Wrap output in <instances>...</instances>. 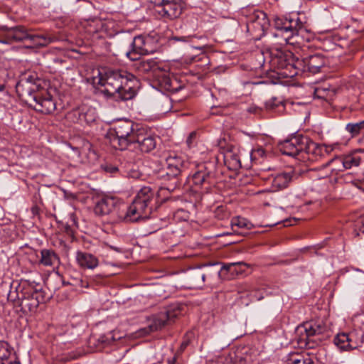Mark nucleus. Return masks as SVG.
Segmentation results:
<instances>
[{
	"label": "nucleus",
	"instance_id": "obj_46",
	"mask_svg": "<svg viewBox=\"0 0 364 364\" xmlns=\"http://www.w3.org/2000/svg\"><path fill=\"white\" fill-rule=\"evenodd\" d=\"M1 364H21L18 358H13L12 361L1 363Z\"/></svg>",
	"mask_w": 364,
	"mask_h": 364
},
{
	"label": "nucleus",
	"instance_id": "obj_37",
	"mask_svg": "<svg viewBox=\"0 0 364 364\" xmlns=\"http://www.w3.org/2000/svg\"><path fill=\"white\" fill-rule=\"evenodd\" d=\"M231 225L232 228L237 227L240 229L250 230L252 225L246 218L242 217H235L231 220Z\"/></svg>",
	"mask_w": 364,
	"mask_h": 364
},
{
	"label": "nucleus",
	"instance_id": "obj_35",
	"mask_svg": "<svg viewBox=\"0 0 364 364\" xmlns=\"http://www.w3.org/2000/svg\"><path fill=\"white\" fill-rule=\"evenodd\" d=\"M224 161L228 167L231 170H237L241 168L240 156L232 152H228L224 156Z\"/></svg>",
	"mask_w": 364,
	"mask_h": 364
},
{
	"label": "nucleus",
	"instance_id": "obj_41",
	"mask_svg": "<svg viewBox=\"0 0 364 364\" xmlns=\"http://www.w3.org/2000/svg\"><path fill=\"white\" fill-rule=\"evenodd\" d=\"M191 38V36H174L168 40V43L170 45H173L177 42L188 43L190 42Z\"/></svg>",
	"mask_w": 364,
	"mask_h": 364
},
{
	"label": "nucleus",
	"instance_id": "obj_17",
	"mask_svg": "<svg viewBox=\"0 0 364 364\" xmlns=\"http://www.w3.org/2000/svg\"><path fill=\"white\" fill-rule=\"evenodd\" d=\"M299 58H296L294 54L289 50H277L276 53L272 59V63L278 68H287L289 67L296 69V62Z\"/></svg>",
	"mask_w": 364,
	"mask_h": 364
},
{
	"label": "nucleus",
	"instance_id": "obj_4",
	"mask_svg": "<svg viewBox=\"0 0 364 364\" xmlns=\"http://www.w3.org/2000/svg\"><path fill=\"white\" fill-rule=\"evenodd\" d=\"M140 127L139 124H135L130 120L117 122L113 128L114 136H112L110 138L111 145L115 149H127L132 144Z\"/></svg>",
	"mask_w": 364,
	"mask_h": 364
},
{
	"label": "nucleus",
	"instance_id": "obj_13",
	"mask_svg": "<svg viewBox=\"0 0 364 364\" xmlns=\"http://www.w3.org/2000/svg\"><path fill=\"white\" fill-rule=\"evenodd\" d=\"M65 119L71 123L90 124L96 119V111L92 107L83 105L69 111L65 115Z\"/></svg>",
	"mask_w": 364,
	"mask_h": 364
},
{
	"label": "nucleus",
	"instance_id": "obj_18",
	"mask_svg": "<svg viewBox=\"0 0 364 364\" xmlns=\"http://www.w3.org/2000/svg\"><path fill=\"white\" fill-rule=\"evenodd\" d=\"M269 22L266 14L264 12H257L254 14L247 23V31L255 33L257 36H262L268 26Z\"/></svg>",
	"mask_w": 364,
	"mask_h": 364
},
{
	"label": "nucleus",
	"instance_id": "obj_34",
	"mask_svg": "<svg viewBox=\"0 0 364 364\" xmlns=\"http://www.w3.org/2000/svg\"><path fill=\"white\" fill-rule=\"evenodd\" d=\"M333 175H338L346 170L342 156H336L330 160L326 165Z\"/></svg>",
	"mask_w": 364,
	"mask_h": 364
},
{
	"label": "nucleus",
	"instance_id": "obj_48",
	"mask_svg": "<svg viewBox=\"0 0 364 364\" xmlns=\"http://www.w3.org/2000/svg\"><path fill=\"white\" fill-rule=\"evenodd\" d=\"M164 101H165L166 102H167L168 104H170V100H169V98H168L167 97H164Z\"/></svg>",
	"mask_w": 364,
	"mask_h": 364
},
{
	"label": "nucleus",
	"instance_id": "obj_23",
	"mask_svg": "<svg viewBox=\"0 0 364 364\" xmlns=\"http://www.w3.org/2000/svg\"><path fill=\"white\" fill-rule=\"evenodd\" d=\"M250 265L244 262L224 264L222 267L223 279H232L236 276L242 275Z\"/></svg>",
	"mask_w": 364,
	"mask_h": 364
},
{
	"label": "nucleus",
	"instance_id": "obj_21",
	"mask_svg": "<svg viewBox=\"0 0 364 364\" xmlns=\"http://www.w3.org/2000/svg\"><path fill=\"white\" fill-rule=\"evenodd\" d=\"M131 46L132 50L127 52V56L132 60H137L139 58L138 55H146L149 53L146 38L142 36L134 37Z\"/></svg>",
	"mask_w": 364,
	"mask_h": 364
},
{
	"label": "nucleus",
	"instance_id": "obj_43",
	"mask_svg": "<svg viewBox=\"0 0 364 364\" xmlns=\"http://www.w3.org/2000/svg\"><path fill=\"white\" fill-rule=\"evenodd\" d=\"M304 358L302 355L299 354H293L289 359L287 364H301V360Z\"/></svg>",
	"mask_w": 364,
	"mask_h": 364
},
{
	"label": "nucleus",
	"instance_id": "obj_28",
	"mask_svg": "<svg viewBox=\"0 0 364 364\" xmlns=\"http://www.w3.org/2000/svg\"><path fill=\"white\" fill-rule=\"evenodd\" d=\"M186 279L188 287L199 289L204 286L201 267L189 269L186 274Z\"/></svg>",
	"mask_w": 364,
	"mask_h": 364
},
{
	"label": "nucleus",
	"instance_id": "obj_20",
	"mask_svg": "<svg viewBox=\"0 0 364 364\" xmlns=\"http://www.w3.org/2000/svg\"><path fill=\"white\" fill-rule=\"evenodd\" d=\"M178 314V311L171 310L160 312L153 317L151 322L149 324V331L153 332L161 330L176 318Z\"/></svg>",
	"mask_w": 364,
	"mask_h": 364
},
{
	"label": "nucleus",
	"instance_id": "obj_5",
	"mask_svg": "<svg viewBox=\"0 0 364 364\" xmlns=\"http://www.w3.org/2000/svg\"><path fill=\"white\" fill-rule=\"evenodd\" d=\"M185 161L176 154H171L166 159V168L159 172L158 177L164 181H171L168 191H173L179 185V177L183 172Z\"/></svg>",
	"mask_w": 364,
	"mask_h": 364
},
{
	"label": "nucleus",
	"instance_id": "obj_14",
	"mask_svg": "<svg viewBox=\"0 0 364 364\" xmlns=\"http://www.w3.org/2000/svg\"><path fill=\"white\" fill-rule=\"evenodd\" d=\"M307 137L302 135H297L286 139L279 144L280 151L287 156H302Z\"/></svg>",
	"mask_w": 364,
	"mask_h": 364
},
{
	"label": "nucleus",
	"instance_id": "obj_25",
	"mask_svg": "<svg viewBox=\"0 0 364 364\" xmlns=\"http://www.w3.org/2000/svg\"><path fill=\"white\" fill-rule=\"evenodd\" d=\"M294 176L295 173L291 170L277 173L272 179V188L274 191H277L287 188Z\"/></svg>",
	"mask_w": 364,
	"mask_h": 364
},
{
	"label": "nucleus",
	"instance_id": "obj_24",
	"mask_svg": "<svg viewBox=\"0 0 364 364\" xmlns=\"http://www.w3.org/2000/svg\"><path fill=\"white\" fill-rule=\"evenodd\" d=\"M204 284L211 285L219 278L223 279L222 267L219 264H210L201 267Z\"/></svg>",
	"mask_w": 364,
	"mask_h": 364
},
{
	"label": "nucleus",
	"instance_id": "obj_32",
	"mask_svg": "<svg viewBox=\"0 0 364 364\" xmlns=\"http://www.w3.org/2000/svg\"><path fill=\"white\" fill-rule=\"evenodd\" d=\"M18 358L13 352L9 344L4 341H0V360L1 363L12 361L13 358Z\"/></svg>",
	"mask_w": 364,
	"mask_h": 364
},
{
	"label": "nucleus",
	"instance_id": "obj_31",
	"mask_svg": "<svg viewBox=\"0 0 364 364\" xmlns=\"http://www.w3.org/2000/svg\"><path fill=\"white\" fill-rule=\"evenodd\" d=\"M59 257L52 250L43 249L41 250L40 264L46 267H51L59 263Z\"/></svg>",
	"mask_w": 364,
	"mask_h": 364
},
{
	"label": "nucleus",
	"instance_id": "obj_42",
	"mask_svg": "<svg viewBox=\"0 0 364 364\" xmlns=\"http://www.w3.org/2000/svg\"><path fill=\"white\" fill-rule=\"evenodd\" d=\"M64 284H65L66 283L64 282ZM68 284H71L73 286H75L76 287H88V282L87 281H84L81 279H73V282H68L67 283Z\"/></svg>",
	"mask_w": 364,
	"mask_h": 364
},
{
	"label": "nucleus",
	"instance_id": "obj_9",
	"mask_svg": "<svg viewBox=\"0 0 364 364\" xmlns=\"http://www.w3.org/2000/svg\"><path fill=\"white\" fill-rule=\"evenodd\" d=\"M364 342L360 331H353L349 333H339L333 338V343L341 351H350L360 348Z\"/></svg>",
	"mask_w": 364,
	"mask_h": 364
},
{
	"label": "nucleus",
	"instance_id": "obj_39",
	"mask_svg": "<svg viewBox=\"0 0 364 364\" xmlns=\"http://www.w3.org/2000/svg\"><path fill=\"white\" fill-rule=\"evenodd\" d=\"M264 155V150L262 147H259L252 150L250 152V159L252 162L255 164H260L262 163L260 160L263 159Z\"/></svg>",
	"mask_w": 364,
	"mask_h": 364
},
{
	"label": "nucleus",
	"instance_id": "obj_33",
	"mask_svg": "<svg viewBox=\"0 0 364 364\" xmlns=\"http://www.w3.org/2000/svg\"><path fill=\"white\" fill-rule=\"evenodd\" d=\"M311 177L313 178V182L315 186H318L319 185V182H321L322 187L319 189V191L326 190L328 187V184L331 183L333 181L331 177L328 176L327 174L322 175L316 171L312 172ZM336 178H333L334 181H336Z\"/></svg>",
	"mask_w": 364,
	"mask_h": 364
},
{
	"label": "nucleus",
	"instance_id": "obj_16",
	"mask_svg": "<svg viewBox=\"0 0 364 364\" xmlns=\"http://www.w3.org/2000/svg\"><path fill=\"white\" fill-rule=\"evenodd\" d=\"M132 144L134 145V148L139 149L141 151L149 153L156 146V136L141 127Z\"/></svg>",
	"mask_w": 364,
	"mask_h": 364
},
{
	"label": "nucleus",
	"instance_id": "obj_3",
	"mask_svg": "<svg viewBox=\"0 0 364 364\" xmlns=\"http://www.w3.org/2000/svg\"><path fill=\"white\" fill-rule=\"evenodd\" d=\"M35 75H26L16 86L19 97L36 111L48 114L56 108V104L48 90Z\"/></svg>",
	"mask_w": 364,
	"mask_h": 364
},
{
	"label": "nucleus",
	"instance_id": "obj_45",
	"mask_svg": "<svg viewBox=\"0 0 364 364\" xmlns=\"http://www.w3.org/2000/svg\"><path fill=\"white\" fill-rule=\"evenodd\" d=\"M223 211H224V208L223 206L218 207L215 212V216L218 219H223L225 216V214L223 213Z\"/></svg>",
	"mask_w": 364,
	"mask_h": 364
},
{
	"label": "nucleus",
	"instance_id": "obj_2",
	"mask_svg": "<svg viewBox=\"0 0 364 364\" xmlns=\"http://www.w3.org/2000/svg\"><path fill=\"white\" fill-rule=\"evenodd\" d=\"M97 84L105 96L127 101L136 95L139 81L127 70L106 69L99 72Z\"/></svg>",
	"mask_w": 364,
	"mask_h": 364
},
{
	"label": "nucleus",
	"instance_id": "obj_22",
	"mask_svg": "<svg viewBox=\"0 0 364 364\" xmlns=\"http://www.w3.org/2000/svg\"><path fill=\"white\" fill-rule=\"evenodd\" d=\"M326 151V149L312 141L307 137L306 144L302 153L301 159L311 161H318Z\"/></svg>",
	"mask_w": 364,
	"mask_h": 364
},
{
	"label": "nucleus",
	"instance_id": "obj_15",
	"mask_svg": "<svg viewBox=\"0 0 364 364\" xmlns=\"http://www.w3.org/2000/svg\"><path fill=\"white\" fill-rule=\"evenodd\" d=\"M295 64L296 70L317 73L320 72L321 68L326 64V59L322 55L316 53L301 59L299 58V60Z\"/></svg>",
	"mask_w": 364,
	"mask_h": 364
},
{
	"label": "nucleus",
	"instance_id": "obj_30",
	"mask_svg": "<svg viewBox=\"0 0 364 364\" xmlns=\"http://www.w3.org/2000/svg\"><path fill=\"white\" fill-rule=\"evenodd\" d=\"M136 68L139 72L144 73L152 72L154 76L160 70L158 63L153 58L140 60L136 64Z\"/></svg>",
	"mask_w": 364,
	"mask_h": 364
},
{
	"label": "nucleus",
	"instance_id": "obj_19",
	"mask_svg": "<svg viewBox=\"0 0 364 364\" xmlns=\"http://www.w3.org/2000/svg\"><path fill=\"white\" fill-rule=\"evenodd\" d=\"M31 291V295L26 297L19 309L23 314L36 312L39 304L44 301L43 292L34 289L33 287Z\"/></svg>",
	"mask_w": 364,
	"mask_h": 364
},
{
	"label": "nucleus",
	"instance_id": "obj_11",
	"mask_svg": "<svg viewBox=\"0 0 364 364\" xmlns=\"http://www.w3.org/2000/svg\"><path fill=\"white\" fill-rule=\"evenodd\" d=\"M274 26L277 30L282 31L284 35L286 43H291L289 42L290 38L299 33L303 25L298 17H277L274 21Z\"/></svg>",
	"mask_w": 364,
	"mask_h": 364
},
{
	"label": "nucleus",
	"instance_id": "obj_29",
	"mask_svg": "<svg viewBox=\"0 0 364 364\" xmlns=\"http://www.w3.org/2000/svg\"><path fill=\"white\" fill-rule=\"evenodd\" d=\"M75 258L78 265L85 269H93L99 264L98 259L95 256L86 252L77 251Z\"/></svg>",
	"mask_w": 364,
	"mask_h": 364
},
{
	"label": "nucleus",
	"instance_id": "obj_10",
	"mask_svg": "<svg viewBox=\"0 0 364 364\" xmlns=\"http://www.w3.org/2000/svg\"><path fill=\"white\" fill-rule=\"evenodd\" d=\"M191 178L193 186L196 188L201 189L203 192H208L215 183L213 168L206 164L198 166Z\"/></svg>",
	"mask_w": 364,
	"mask_h": 364
},
{
	"label": "nucleus",
	"instance_id": "obj_49",
	"mask_svg": "<svg viewBox=\"0 0 364 364\" xmlns=\"http://www.w3.org/2000/svg\"><path fill=\"white\" fill-rule=\"evenodd\" d=\"M263 298H264V296H257V299L258 301H259V300L262 299Z\"/></svg>",
	"mask_w": 364,
	"mask_h": 364
},
{
	"label": "nucleus",
	"instance_id": "obj_7",
	"mask_svg": "<svg viewBox=\"0 0 364 364\" xmlns=\"http://www.w3.org/2000/svg\"><path fill=\"white\" fill-rule=\"evenodd\" d=\"M151 2L158 17L164 21L176 19L182 14L183 6L180 0H151Z\"/></svg>",
	"mask_w": 364,
	"mask_h": 364
},
{
	"label": "nucleus",
	"instance_id": "obj_36",
	"mask_svg": "<svg viewBox=\"0 0 364 364\" xmlns=\"http://www.w3.org/2000/svg\"><path fill=\"white\" fill-rule=\"evenodd\" d=\"M120 338V336L116 338L114 331H110L106 334H103L99 336V338L97 339L98 343L97 346L100 348H104L106 346L111 344L114 341Z\"/></svg>",
	"mask_w": 364,
	"mask_h": 364
},
{
	"label": "nucleus",
	"instance_id": "obj_51",
	"mask_svg": "<svg viewBox=\"0 0 364 364\" xmlns=\"http://www.w3.org/2000/svg\"><path fill=\"white\" fill-rule=\"evenodd\" d=\"M249 112H253L251 108L249 109Z\"/></svg>",
	"mask_w": 364,
	"mask_h": 364
},
{
	"label": "nucleus",
	"instance_id": "obj_6",
	"mask_svg": "<svg viewBox=\"0 0 364 364\" xmlns=\"http://www.w3.org/2000/svg\"><path fill=\"white\" fill-rule=\"evenodd\" d=\"M29 41L31 46L43 47L50 43V39L43 35H34L28 33L23 26H16L7 28L5 33V38L0 40L3 43H11Z\"/></svg>",
	"mask_w": 364,
	"mask_h": 364
},
{
	"label": "nucleus",
	"instance_id": "obj_50",
	"mask_svg": "<svg viewBox=\"0 0 364 364\" xmlns=\"http://www.w3.org/2000/svg\"><path fill=\"white\" fill-rule=\"evenodd\" d=\"M117 168L116 167H114V168H111L110 171H111V172H114V171H117Z\"/></svg>",
	"mask_w": 364,
	"mask_h": 364
},
{
	"label": "nucleus",
	"instance_id": "obj_44",
	"mask_svg": "<svg viewBox=\"0 0 364 364\" xmlns=\"http://www.w3.org/2000/svg\"><path fill=\"white\" fill-rule=\"evenodd\" d=\"M196 133L195 132H192L189 134L186 139V144L190 148L194 144V141L196 139Z\"/></svg>",
	"mask_w": 364,
	"mask_h": 364
},
{
	"label": "nucleus",
	"instance_id": "obj_38",
	"mask_svg": "<svg viewBox=\"0 0 364 364\" xmlns=\"http://www.w3.org/2000/svg\"><path fill=\"white\" fill-rule=\"evenodd\" d=\"M346 169L358 166L360 162V158L354 154H349L342 156Z\"/></svg>",
	"mask_w": 364,
	"mask_h": 364
},
{
	"label": "nucleus",
	"instance_id": "obj_26",
	"mask_svg": "<svg viewBox=\"0 0 364 364\" xmlns=\"http://www.w3.org/2000/svg\"><path fill=\"white\" fill-rule=\"evenodd\" d=\"M154 77L161 89L173 92L178 91L179 87L174 86L176 79H171L164 70L160 69Z\"/></svg>",
	"mask_w": 364,
	"mask_h": 364
},
{
	"label": "nucleus",
	"instance_id": "obj_1",
	"mask_svg": "<svg viewBox=\"0 0 364 364\" xmlns=\"http://www.w3.org/2000/svg\"><path fill=\"white\" fill-rule=\"evenodd\" d=\"M154 196L155 191L151 187L144 186L131 205H127L113 197H105L96 203L94 213L98 216H109L112 223L144 221L150 218Z\"/></svg>",
	"mask_w": 364,
	"mask_h": 364
},
{
	"label": "nucleus",
	"instance_id": "obj_12",
	"mask_svg": "<svg viewBox=\"0 0 364 364\" xmlns=\"http://www.w3.org/2000/svg\"><path fill=\"white\" fill-rule=\"evenodd\" d=\"M302 328L305 333L303 335L302 340L306 341V345L309 348H313L311 343L321 341L323 339V335L327 331V326L322 321H310L303 324Z\"/></svg>",
	"mask_w": 364,
	"mask_h": 364
},
{
	"label": "nucleus",
	"instance_id": "obj_47",
	"mask_svg": "<svg viewBox=\"0 0 364 364\" xmlns=\"http://www.w3.org/2000/svg\"><path fill=\"white\" fill-rule=\"evenodd\" d=\"M167 364H178L177 363L176 356H173L171 358H168L167 360Z\"/></svg>",
	"mask_w": 364,
	"mask_h": 364
},
{
	"label": "nucleus",
	"instance_id": "obj_40",
	"mask_svg": "<svg viewBox=\"0 0 364 364\" xmlns=\"http://www.w3.org/2000/svg\"><path fill=\"white\" fill-rule=\"evenodd\" d=\"M264 105L267 110H273L279 106L283 107L282 101L277 97H272L269 100L265 102Z\"/></svg>",
	"mask_w": 364,
	"mask_h": 364
},
{
	"label": "nucleus",
	"instance_id": "obj_27",
	"mask_svg": "<svg viewBox=\"0 0 364 364\" xmlns=\"http://www.w3.org/2000/svg\"><path fill=\"white\" fill-rule=\"evenodd\" d=\"M346 130L350 134L351 137H355L362 134L361 136L358 139V144L360 146L358 151L359 152H364V120L347 124Z\"/></svg>",
	"mask_w": 364,
	"mask_h": 364
},
{
	"label": "nucleus",
	"instance_id": "obj_8",
	"mask_svg": "<svg viewBox=\"0 0 364 364\" xmlns=\"http://www.w3.org/2000/svg\"><path fill=\"white\" fill-rule=\"evenodd\" d=\"M32 286L27 281L14 280L10 284L7 301L14 309H20L26 296L31 295Z\"/></svg>",
	"mask_w": 364,
	"mask_h": 364
}]
</instances>
